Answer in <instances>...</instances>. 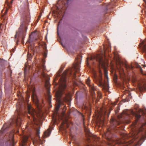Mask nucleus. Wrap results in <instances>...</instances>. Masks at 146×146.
I'll list each match as a JSON object with an SVG mask.
<instances>
[{"label": "nucleus", "instance_id": "21", "mask_svg": "<svg viewBox=\"0 0 146 146\" xmlns=\"http://www.w3.org/2000/svg\"><path fill=\"white\" fill-rule=\"evenodd\" d=\"M104 76L107 79V81L108 82V71L106 69L104 70Z\"/></svg>", "mask_w": 146, "mask_h": 146}, {"label": "nucleus", "instance_id": "36", "mask_svg": "<svg viewBox=\"0 0 146 146\" xmlns=\"http://www.w3.org/2000/svg\"><path fill=\"white\" fill-rule=\"evenodd\" d=\"M67 127H68V124H67Z\"/></svg>", "mask_w": 146, "mask_h": 146}, {"label": "nucleus", "instance_id": "10", "mask_svg": "<svg viewBox=\"0 0 146 146\" xmlns=\"http://www.w3.org/2000/svg\"><path fill=\"white\" fill-rule=\"evenodd\" d=\"M39 129H37L36 131V135L37 136L38 138L36 139L34 141H33V143L34 145L35 144H42L44 142V141L40 139L39 137V134L40 133Z\"/></svg>", "mask_w": 146, "mask_h": 146}, {"label": "nucleus", "instance_id": "19", "mask_svg": "<svg viewBox=\"0 0 146 146\" xmlns=\"http://www.w3.org/2000/svg\"><path fill=\"white\" fill-rule=\"evenodd\" d=\"M104 50H106V51H107L108 52H109L111 50V48L110 45L106 46H104Z\"/></svg>", "mask_w": 146, "mask_h": 146}, {"label": "nucleus", "instance_id": "29", "mask_svg": "<svg viewBox=\"0 0 146 146\" xmlns=\"http://www.w3.org/2000/svg\"><path fill=\"white\" fill-rule=\"evenodd\" d=\"M15 50V49H14H14H12L11 51H12V52H14Z\"/></svg>", "mask_w": 146, "mask_h": 146}, {"label": "nucleus", "instance_id": "2", "mask_svg": "<svg viewBox=\"0 0 146 146\" xmlns=\"http://www.w3.org/2000/svg\"><path fill=\"white\" fill-rule=\"evenodd\" d=\"M25 102L23 99L17 103L15 115L13 117L11 122L6 123L3 125L0 131V146H3L4 140H9L13 138L14 132L8 131L12 126H20L21 125V116L25 115L23 110L25 109Z\"/></svg>", "mask_w": 146, "mask_h": 146}, {"label": "nucleus", "instance_id": "28", "mask_svg": "<svg viewBox=\"0 0 146 146\" xmlns=\"http://www.w3.org/2000/svg\"><path fill=\"white\" fill-rule=\"evenodd\" d=\"M41 14H40L38 16V18L37 19V21H38V20H39L40 18V17H41Z\"/></svg>", "mask_w": 146, "mask_h": 146}, {"label": "nucleus", "instance_id": "25", "mask_svg": "<svg viewBox=\"0 0 146 146\" xmlns=\"http://www.w3.org/2000/svg\"><path fill=\"white\" fill-rule=\"evenodd\" d=\"M144 88V87L143 86H139V90L140 91H142L143 89V88Z\"/></svg>", "mask_w": 146, "mask_h": 146}, {"label": "nucleus", "instance_id": "32", "mask_svg": "<svg viewBox=\"0 0 146 146\" xmlns=\"http://www.w3.org/2000/svg\"><path fill=\"white\" fill-rule=\"evenodd\" d=\"M44 50H47V49H46V46H45L44 48Z\"/></svg>", "mask_w": 146, "mask_h": 146}, {"label": "nucleus", "instance_id": "22", "mask_svg": "<svg viewBox=\"0 0 146 146\" xmlns=\"http://www.w3.org/2000/svg\"><path fill=\"white\" fill-rule=\"evenodd\" d=\"M124 66L126 68V69H132L133 68V66H129L126 64H125Z\"/></svg>", "mask_w": 146, "mask_h": 146}, {"label": "nucleus", "instance_id": "1", "mask_svg": "<svg viewBox=\"0 0 146 146\" xmlns=\"http://www.w3.org/2000/svg\"><path fill=\"white\" fill-rule=\"evenodd\" d=\"M111 127L107 128L105 135L109 141H113V132L119 133L124 140L131 136L132 140L124 141V145L132 143L140 145L146 138V116L141 109L136 112L132 110H124L117 119L112 118Z\"/></svg>", "mask_w": 146, "mask_h": 146}, {"label": "nucleus", "instance_id": "35", "mask_svg": "<svg viewBox=\"0 0 146 146\" xmlns=\"http://www.w3.org/2000/svg\"><path fill=\"white\" fill-rule=\"evenodd\" d=\"M29 42H31V39H30V40H29Z\"/></svg>", "mask_w": 146, "mask_h": 146}, {"label": "nucleus", "instance_id": "17", "mask_svg": "<svg viewBox=\"0 0 146 146\" xmlns=\"http://www.w3.org/2000/svg\"><path fill=\"white\" fill-rule=\"evenodd\" d=\"M13 1V0H11L9 2L7 1V0L5 2V6L6 5L8 8H10L11 6V5Z\"/></svg>", "mask_w": 146, "mask_h": 146}, {"label": "nucleus", "instance_id": "12", "mask_svg": "<svg viewBox=\"0 0 146 146\" xmlns=\"http://www.w3.org/2000/svg\"><path fill=\"white\" fill-rule=\"evenodd\" d=\"M51 132V130L49 129H48L44 133V138L47 137L50 135Z\"/></svg>", "mask_w": 146, "mask_h": 146}, {"label": "nucleus", "instance_id": "24", "mask_svg": "<svg viewBox=\"0 0 146 146\" xmlns=\"http://www.w3.org/2000/svg\"><path fill=\"white\" fill-rule=\"evenodd\" d=\"M136 67L137 68L139 69V70L140 71V72L142 73L143 72V70L141 67L139 65H137L136 66Z\"/></svg>", "mask_w": 146, "mask_h": 146}, {"label": "nucleus", "instance_id": "5", "mask_svg": "<svg viewBox=\"0 0 146 146\" xmlns=\"http://www.w3.org/2000/svg\"><path fill=\"white\" fill-rule=\"evenodd\" d=\"M92 77L94 81L98 85L102 88L103 89L108 91L109 90L108 84H106L104 81L103 80L102 77V73L99 69L98 73L94 71L93 73Z\"/></svg>", "mask_w": 146, "mask_h": 146}, {"label": "nucleus", "instance_id": "6", "mask_svg": "<svg viewBox=\"0 0 146 146\" xmlns=\"http://www.w3.org/2000/svg\"><path fill=\"white\" fill-rule=\"evenodd\" d=\"M27 107L28 111L27 116L28 118L32 122H35L36 120L35 117L36 114V112L31 106L28 104Z\"/></svg>", "mask_w": 146, "mask_h": 146}, {"label": "nucleus", "instance_id": "31", "mask_svg": "<svg viewBox=\"0 0 146 146\" xmlns=\"http://www.w3.org/2000/svg\"><path fill=\"white\" fill-rule=\"evenodd\" d=\"M31 46L32 49H33L34 48V45L33 46H32V45H31Z\"/></svg>", "mask_w": 146, "mask_h": 146}, {"label": "nucleus", "instance_id": "30", "mask_svg": "<svg viewBox=\"0 0 146 146\" xmlns=\"http://www.w3.org/2000/svg\"><path fill=\"white\" fill-rule=\"evenodd\" d=\"M87 132H88V133L89 134L90 133V131L88 129L87 130Z\"/></svg>", "mask_w": 146, "mask_h": 146}, {"label": "nucleus", "instance_id": "18", "mask_svg": "<svg viewBox=\"0 0 146 146\" xmlns=\"http://www.w3.org/2000/svg\"><path fill=\"white\" fill-rule=\"evenodd\" d=\"M48 100L49 102V104H50L51 103V96L50 95V92L49 91H48Z\"/></svg>", "mask_w": 146, "mask_h": 146}, {"label": "nucleus", "instance_id": "13", "mask_svg": "<svg viewBox=\"0 0 146 146\" xmlns=\"http://www.w3.org/2000/svg\"><path fill=\"white\" fill-rule=\"evenodd\" d=\"M63 100L64 102L69 103L70 102V97L68 95L65 94V96L63 98Z\"/></svg>", "mask_w": 146, "mask_h": 146}, {"label": "nucleus", "instance_id": "16", "mask_svg": "<svg viewBox=\"0 0 146 146\" xmlns=\"http://www.w3.org/2000/svg\"><path fill=\"white\" fill-rule=\"evenodd\" d=\"M28 140V138L27 137L23 138L22 140V143L19 146H25V143L27 142Z\"/></svg>", "mask_w": 146, "mask_h": 146}, {"label": "nucleus", "instance_id": "34", "mask_svg": "<svg viewBox=\"0 0 146 146\" xmlns=\"http://www.w3.org/2000/svg\"><path fill=\"white\" fill-rule=\"evenodd\" d=\"M118 143H123V142L122 141H120L119 142V141L118 142Z\"/></svg>", "mask_w": 146, "mask_h": 146}, {"label": "nucleus", "instance_id": "4", "mask_svg": "<svg viewBox=\"0 0 146 146\" xmlns=\"http://www.w3.org/2000/svg\"><path fill=\"white\" fill-rule=\"evenodd\" d=\"M73 69L74 70L73 75L74 78H75L76 76V73L79 72L80 70V66L78 63H76V65L74 66L73 68L66 70L61 75L60 74V73L57 74L58 76L60 77L58 81L59 83V90L56 92V94L57 97L59 98L58 104L56 107L57 110H59L62 105H63L64 106H65L60 99L62 96L63 90L65 88L66 86V75L70 76L72 75V71Z\"/></svg>", "mask_w": 146, "mask_h": 146}, {"label": "nucleus", "instance_id": "37", "mask_svg": "<svg viewBox=\"0 0 146 146\" xmlns=\"http://www.w3.org/2000/svg\"><path fill=\"white\" fill-rule=\"evenodd\" d=\"M62 69L61 70V72L62 71Z\"/></svg>", "mask_w": 146, "mask_h": 146}, {"label": "nucleus", "instance_id": "27", "mask_svg": "<svg viewBox=\"0 0 146 146\" xmlns=\"http://www.w3.org/2000/svg\"><path fill=\"white\" fill-rule=\"evenodd\" d=\"M32 58V56L31 54H30L29 56V55L28 56V59H29V60H30Z\"/></svg>", "mask_w": 146, "mask_h": 146}, {"label": "nucleus", "instance_id": "8", "mask_svg": "<svg viewBox=\"0 0 146 146\" xmlns=\"http://www.w3.org/2000/svg\"><path fill=\"white\" fill-rule=\"evenodd\" d=\"M33 91L31 97L38 110L39 111H41V108L42 106V105L40 103L37 96L34 93L35 90L33 89Z\"/></svg>", "mask_w": 146, "mask_h": 146}, {"label": "nucleus", "instance_id": "9", "mask_svg": "<svg viewBox=\"0 0 146 146\" xmlns=\"http://www.w3.org/2000/svg\"><path fill=\"white\" fill-rule=\"evenodd\" d=\"M106 111L101 110L98 112V122L100 125H103L104 123V116L106 114Z\"/></svg>", "mask_w": 146, "mask_h": 146}, {"label": "nucleus", "instance_id": "7", "mask_svg": "<svg viewBox=\"0 0 146 146\" xmlns=\"http://www.w3.org/2000/svg\"><path fill=\"white\" fill-rule=\"evenodd\" d=\"M88 59L92 62V63L93 64L95 63V61H97L99 64H102V65H103V64L104 63L102 57L100 55L97 54L89 58H87L86 63L88 66H89V63L88 61Z\"/></svg>", "mask_w": 146, "mask_h": 146}, {"label": "nucleus", "instance_id": "23", "mask_svg": "<svg viewBox=\"0 0 146 146\" xmlns=\"http://www.w3.org/2000/svg\"><path fill=\"white\" fill-rule=\"evenodd\" d=\"M89 135V136H90L91 139H92L94 141H95V139H96V136L93 134H92L91 135H90V134Z\"/></svg>", "mask_w": 146, "mask_h": 146}, {"label": "nucleus", "instance_id": "20", "mask_svg": "<svg viewBox=\"0 0 146 146\" xmlns=\"http://www.w3.org/2000/svg\"><path fill=\"white\" fill-rule=\"evenodd\" d=\"M97 95L98 98L96 100V102H98V101L99 100V99L101 98L102 97L101 94L100 92H98Z\"/></svg>", "mask_w": 146, "mask_h": 146}, {"label": "nucleus", "instance_id": "15", "mask_svg": "<svg viewBox=\"0 0 146 146\" xmlns=\"http://www.w3.org/2000/svg\"><path fill=\"white\" fill-rule=\"evenodd\" d=\"M42 63L40 66V69L43 71H44L46 69V67L44 66V63L45 60L44 59H42Z\"/></svg>", "mask_w": 146, "mask_h": 146}, {"label": "nucleus", "instance_id": "3", "mask_svg": "<svg viewBox=\"0 0 146 146\" xmlns=\"http://www.w3.org/2000/svg\"><path fill=\"white\" fill-rule=\"evenodd\" d=\"M19 11L21 23L18 31L16 33L15 38L18 41L21 40V43L24 44V39L30 21V14L28 5L25 4L21 5Z\"/></svg>", "mask_w": 146, "mask_h": 146}, {"label": "nucleus", "instance_id": "38", "mask_svg": "<svg viewBox=\"0 0 146 146\" xmlns=\"http://www.w3.org/2000/svg\"><path fill=\"white\" fill-rule=\"evenodd\" d=\"M145 75H146V74H145Z\"/></svg>", "mask_w": 146, "mask_h": 146}, {"label": "nucleus", "instance_id": "26", "mask_svg": "<svg viewBox=\"0 0 146 146\" xmlns=\"http://www.w3.org/2000/svg\"><path fill=\"white\" fill-rule=\"evenodd\" d=\"M47 53L45 51L44 52L43 54V56L45 58L47 56Z\"/></svg>", "mask_w": 146, "mask_h": 146}, {"label": "nucleus", "instance_id": "14", "mask_svg": "<svg viewBox=\"0 0 146 146\" xmlns=\"http://www.w3.org/2000/svg\"><path fill=\"white\" fill-rule=\"evenodd\" d=\"M56 9L57 10V12L58 11L59 12H63L65 9L64 7H62V6H59V7L57 6L56 7Z\"/></svg>", "mask_w": 146, "mask_h": 146}, {"label": "nucleus", "instance_id": "11", "mask_svg": "<svg viewBox=\"0 0 146 146\" xmlns=\"http://www.w3.org/2000/svg\"><path fill=\"white\" fill-rule=\"evenodd\" d=\"M86 84L89 86L91 89L92 91V97L93 99H96V96H95V94L94 92V88L93 86L92 85L90 84V80L89 78H88L86 80Z\"/></svg>", "mask_w": 146, "mask_h": 146}, {"label": "nucleus", "instance_id": "33", "mask_svg": "<svg viewBox=\"0 0 146 146\" xmlns=\"http://www.w3.org/2000/svg\"><path fill=\"white\" fill-rule=\"evenodd\" d=\"M7 11H8V10L6 9V11L5 12V13L6 14V13H7Z\"/></svg>", "mask_w": 146, "mask_h": 146}]
</instances>
